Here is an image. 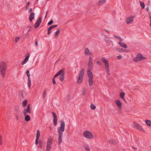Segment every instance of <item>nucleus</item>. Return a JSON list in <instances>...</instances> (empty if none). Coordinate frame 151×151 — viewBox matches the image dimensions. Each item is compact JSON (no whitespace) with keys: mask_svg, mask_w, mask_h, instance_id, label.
I'll return each mask as SVG.
<instances>
[{"mask_svg":"<svg viewBox=\"0 0 151 151\" xmlns=\"http://www.w3.org/2000/svg\"><path fill=\"white\" fill-rule=\"evenodd\" d=\"M27 55H26V57H25V59L22 63V65H23L25 63H27V62L28 61L29 58V53H27Z\"/></svg>","mask_w":151,"mask_h":151,"instance_id":"2eb2a0df","label":"nucleus"},{"mask_svg":"<svg viewBox=\"0 0 151 151\" xmlns=\"http://www.w3.org/2000/svg\"><path fill=\"white\" fill-rule=\"evenodd\" d=\"M102 61L105 64V67L106 66H109V63L108 61L104 58H102Z\"/></svg>","mask_w":151,"mask_h":151,"instance_id":"a211bd4d","label":"nucleus"},{"mask_svg":"<svg viewBox=\"0 0 151 151\" xmlns=\"http://www.w3.org/2000/svg\"><path fill=\"white\" fill-rule=\"evenodd\" d=\"M19 37H16L15 39V42H17L19 40Z\"/></svg>","mask_w":151,"mask_h":151,"instance_id":"c03bdc74","label":"nucleus"},{"mask_svg":"<svg viewBox=\"0 0 151 151\" xmlns=\"http://www.w3.org/2000/svg\"><path fill=\"white\" fill-rule=\"evenodd\" d=\"M42 19V18L41 17H40L38 18L35 25V29L39 27L41 22Z\"/></svg>","mask_w":151,"mask_h":151,"instance_id":"9b49d317","label":"nucleus"},{"mask_svg":"<svg viewBox=\"0 0 151 151\" xmlns=\"http://www.w3.org/2000/svg\"><path fill=\"white\" fill-rule=\"evenodd\" d=\"M116 50L117 51H121L122 50H123V49L122 48H116Z\"/></svg>","mask_w":151,"mask_h":151,"instance_id":"a18cd8bd","label":"nucleus"},{"mask_svg":"<svg viewBox=\"0 0 151 151\" xmlns=\"http://www.w3.org/2000/svg\"><path fill=\"white\" fill-rule=\"evenodd\" d=\"M150 27H151V16H150Z\"/></svg>","mask_w":151,"mask_h":151,"instance_id":"052dcab7","label":"nucleus"},{"mask_svg":"<svg viewBox=\"0 0 151 151\" xmlns=\"http://www.w3.org/2000/svg\"><path fill=\"white\" fill-rule=\"evenodd\" d=\"M90 107L91 109L92 110H94L96 109V106L93 104H91Z\"/></svg>","mask_w":151,"mask_h":151,"instance_id":"c756f323","label":"nucleus"},{"mask_svg":"<svg viewBox=\"0 0 151 151\" xmlns=\"http://www.w3.org/2000/svg\"><path fill=\"white\" fill-rule=\"evenodd\" d=\"M15 117L17 120L18 121L19 119V114L18 113H16L15 114Z\"/></svg>","mask_w":151,"mask_h":151,"instance_id":"473e14b6","label":"nucleus"},{"mask_svg":"<svg viewBox=\"0 0 151 151\" xmlns=\"http://www.w3.org/2000/svg\"><path fill=\"white\" fill-rule=\"evenodd\" d=\"M132 148L134 150H135V151H136L137 150V148L136 147H133V146H132Z\"/></svg>","mask_w":151,"mask_h":151,"instance_id":"3c124183","label":"nucleus"},{"mask_svg":"<svg viewBox=\"0 0 151 151\" xmlns=\"http://www.w3.org/2000/svg\"><path fill=\"white\" fill-rule=\"evenodd\" d=\"M57 25H54L50 26V27L51 28V29H52L54 28H55L57 27Z\"/></svg>","mask_w":151,"mask_h":151,"instance_id":"a19ab883","label":"nucleus"},{"mask_svg":"<svg viewBox=\"0 0 151 151\" xmlns=\"http://www.w3.org/2000/svg\"><path fill=\"white\" fill-rule=\"evenodd\" d=\"M2 140L1 139V137L0 136V140Z\"/></svg>","mask_w":151,"mask_h":151,"instance_id":"69168bd1","label":"nucleus"},{"mask_svg":"<svg viewBox=\"0 0 151 151\" xmlns=\"http://www.w3.org/2000/svg\"><path fill=\"white\" fill-rule=\"evenodd\" d=\"M55 78L54 77V76L52 78V83L54 85H55L56 84V82L55 80Z\"/></svg>","mask_w":151,"mask_h":151,"instance_id":"79ce46f5","label":"nucleus"},{"mask_svg":"<svg viewBox=\"0 0 151 151\" xmlns=\"http://www.w3.org/2000/svg\"><path fill=\"white\" fill-rule=\"evenodd\" d=\"M82 94L83 96H84L85 95V92H82Z\"/></svg>","mask_w":151,"mask_h":151,"instance_id":"680f3d73","label":"nucleus"},{"mask_svg":"<svg viewBox=\"0 0 151 151\" xmlns=\"http://www.w3.org/2000/svg\"><path fill=\"white\" fill-rule=\"evenodd\" d=\"M60 29H59L55 32V37H58L59 33L60 32Z\"/></svg>","mask_w":151,"mask_h":151,"instance_id":"b1692460","label":"nucleus"},{"mask_svg":"<svg viewBox=\"0 0 151 151\" xmlns=\"http://www.w3.org/2000/svg\"><path fill=\"white\" fill-rule=\"evenodd\" d=\"M149 10V5H148L147 6V7L146 8V10L147 11H148Z\"/></svg>","mask_w":151,"mask_h":151,"instance_id":"864d4df0","label":"nucleus"},{"mask_svg":"<svg viewBox=\"0 0 151 151\" xmlns=\"http://www.w3.org/2000/svg\"><path fill=\"white\" fill-rule=\"evenodd\" d=\"M27 27L28 28H30H30H31V26H28Z\"/></svg>","mask_w":151,"mask_h":151,"instance_id":"0e129e2a","label":"nucleus"},{"mask_svg":"<svg viewBox=\"0 0 151 151\" xmlns=\"http://www.w3.org/2000/svg\"><path fill=\"white\" fill-rule=\"evenodd\" d=\"M113 36L115 38L117 39L118 38V37H119V36L116 35H114Z\"/></svg>","mask_w":151,"mask_h":151,"instance_id":"603ef678","label":"nucleus"},{"mask_svg":"<svg viewBox=\"0 0 151 151\" xmlns=\"http://www.w3.org/2000/svg\"><path fill=\"white\" fill-rule=\"evenodd\" d=\"M134 17L131 16L127 18L126 20V22L127 24H129L132 22L133 20Z\"/></svg>","mask_w":151,"mask_h":151,"instance_id":"dca6fc26","label":"nucleus"},{"mask_svg":"<svg viewBox=\"0 0 151 151\" xmlns=\"http://www.w3.org/2000/svg\"><path fill=\"white\" fill-rule=\"evenodd\" d=\"M60 75L59 77V80L61 81L62 82L63 81L64 79L65 76V71L64 70L62 69L59 70L56 74L54 76V77H56Z\"/></svg>","mask_w":151,"mask_h":151,"instance_id":"20e7f679","label":"nucleus"},{"mask_svg":"<svg viewBox=\"0 0 151 151\" xmlns=\"http://www.w3.org/2000/svg\"><path fill=\"white\" fill-rule=\"evenodd\" d=\"M146 124L150 126H151V122L149 120H146L145 121Z\"/></svg>","mask_w":151,"mask_h":151,"instance_id":"5701e85b","label":"nucleus"},{"mask_svg":"<svg viewBox=\"0 0 151 151\" xmlns=\"http://www.w3.org/2000/svg\"><path fill=\"white\" fill-rule=\"evenodd\" d=\"M105 69L106 70V72L108 75H109L110 74L109 71V66H106L105 67Z\"/></svg>","mask_w":151,"mask_h":151,"instance_id":"393cba45","label":"nucleus"},{"mask_svg":"<svg viewBox=\"0 0 151 151\" xmlns=\"http://www.w3.org/2000/svg\"><path fill=\"white\" fill-rule=\"evenodd\" d=\"M40 136V131L39 130H38L37 131L36 138L39 139Z\"/></svg>","mask_w":151,"mask_h":151,"instance_id":"a878e982","label":"nucleus"},{"mask_svg":"<svg viewBox=\"0 0 151 151\" xmlns=\"http://www.w3.org/2000/svg\"><path fill=\"white\" fill-rule=\"evenodd\" d=\"M89 68L87 70V74L89 78L88 80L89 84L90 86H91L93 83V76L92 72L91 71V70Z\"/></svg>","mask_w":151,"mask_h":151,"instance_id":"39448f33","label":"nucleus"},{"mask_svg":"<svg viewBox=\"0 0 151 151\" xmlns=\"http://www.w3.org/2000/svg\"><path fill=\"white\" fill-rule=\"evenodd\" d=\"M119 41H122L123 40V39L120 37H119L118 38H117Z\"/></svg>","mask_w":151,"mask_h":151,"instance_id":"8fccbe9b","label":"nucleus"},{"mask_svg":"<svg viewBox=\"0 0 151 151\" xmlns=\"http://www.w3.org/2000/svg\"><path fill=\"white\" fill-rule=\"evenodd\" d=\"M52 113L53 116V122L55 126H56L57 125L58 122V118L57 116L56 113L54 112H52Z\"/></svg>","mask_w":151,"mask_h":151,"instance_id":"9d476101","label":"nucleus"},{"mask_svg":"<svg viewBox=\"0 0 151 151\" xmlns=\"http://www.w3.org/2000/svg\"><path fill=\"white\" fill-rule=\"evenodd\" d=\"M122 56L120 55H119L118 56H117V58L118 60H119L121 59V58H122Z\"/></svg>","mask_w":151,"mask_h":151,"instance_id":"49530a36","label":"nucleus"},{"mask_svg":"<svg viewBox=\"0 0 151 151\" xmlns=\"http://www.w3.org/2000/svg\"><path fill=\"white\" fill-rule=\"evenodd\" d=\"M30 4V2L29 1H28V2L27 5H26V6H25L26 10H27L28 9L29 5Z\"/></svg>","mask_w":151,"mask_h":151,"instance_id":"58836bf2","label":"nucleus"},{"mask_svg":"<svg viewBox=\"0 0 151 151\" xmlns=\"http://www.w3.org/2000/svg\"><path fill=\"white\" fill-rule=\"evenodd\" d=\"M47 12H48V11H47L46 13V15L45 16V19L46 18V17H47Z\"/></svg>","mask_w":151,"mask_h":151,"instance_id":"bf43d9fd","label":"nucleus"},{"mask_svg":"<svg viewBox=\"0 0 151 151\" xmlns=\"http://www.w3.org/2000/svg\"><path fill=\"white\" fill-rule=\"evenodd\" d=\"M60 126L58 128V130L59 134L58 144H60L62 142L63 132L65 131V123L63 121L61 120L60 121Z\"/></svg>","mask_w":151,"mask_h":151,"instance_id":"f257e3e1","label":"nucleus"},{"mask_svg":"<svg viewBox=\"0 0 151 151\" xmlns=\"http://www.w3.org/2000/svg\"><path fill=\"white\" fill-rule=\"evenodd\" d=\"M104 40L106 41H109L110 40L109 39V37H105L104 38Z\"/></svg>","mask_w":151,"mask_h":151,"instance_id":"37998d69","label":"nucleus"},{"mask_svg":"<svg viewBox=\"0 0 151 151\" xmlns=\"http://www.w3.org/2000/svg\"><path fill=\"white\" fill-rule=\"evenodd\" d=\"M28 85L29 88H30L31 86V80L30 78H28Z\"/></svg>","mask_w":151,"mask_h":151,"instance_id":"cd10ccee","label":"nucleus"},{"mask_svg":"<svg viewBox=\"0 0 151 151\" xmlns=\"http://www.w3.org/2000/svg\"><path fill=\"white\" fill-rule=\"evenodd\" d=\"M84 148L85 150H86L88 151H89L90 150V148H89L88 146L87 145Z\"/></svg>","mask_w":151,"mask_h":151,"instance_id":"ea45409f","label":"nucleus"},{"mask_svg":"<svg viewBox=\"0 0 151 151\" xmlns=\"http://www.w3.org/2000/svg\"><path fill=\"white\" fill-rule=\"evenodd\" d=\"M35 14L33 12H31L29 15V19L30 22H32L34 18Z\"/></svg>","mask_w":151,"mask_h":151,"instance_id":"6ab92c4d","label":"nucleus"},{"mask_svg":"<svg viewBox=\"0 0 151 151\" xmlns=\"http://www.w3.org/2000/svg\"><path fill=\"white\" fill-rule=\"evenodd\" d=\"M26 73L27 74V76L28 77V78H30V74L29 73V70H27L26 71Z\"/></svg>","mask_w":151,"mask_h":151,"instance_id":"2f4dec72","label":"nucleus"},{"mask_svg":"<svg viewBox=\"0 0 151 151\" xmlns=\"http://www.w3.org/2000/svg\"><path fill=\"white\" fill-rule=\"evenodd\" d=\"M38 139H37L36 138V140H35V144L36 145H37L38 144Z\"/></svg>","mask_w":151,"mask_h":151,"instance_id":"de8ad7c7","label":"nucleus"},{"mask_svg":"<svg viewBox=\"0 0 151 151\" xmlns=\"http://www.w3.org/2000/svg\"><path fill=\"white\" fill-rule=\"evenodd\" d=\"M31 31V30H30V29H29L28 30V32H29V31Z\"/></svg>","mask_w":151,"mask_h":151,"instance_id":"338daca9","label":"nucleus"},{"mask_svg":"<svg viewBox=\"0 0 151 151\" xmlns=\"http://www.w3.org/2000/svg\"><path fill=\"white\" fill-rule=\"evenodd\" d=\"M134 126L137 129H138L140 131L142 132L144 131V129L142 128L141 126L139 124L135 123L134 124Z\"/></svg>","mask_w":151,"mask_h":151,"instance_id":"ddd939ff","label":"nucleus"},{"mask_svg":"<svg viewBox=\"0 0 151 151\" xmlns=\"http://www.w3.org/2000/svg\"><path fill=\"white\" fill-rule=\"evenodd\" d=\"M46 90L45 89L43 91V98H45L46 96Z\"/></svg>","mask_w":151,"mask_h":151,"instance_id":"4c0bfd02","label":"nucleus"},{"mask_svg":"<svg viewBox=\"0 0 151 151\" xmlns=\"http://www.w3.org/2000/svg\"><path fill=\"white\" fill-rule=\"evenodd\" d=\"M39 148H40V151H41L42 148V143L41 141H40L39 142Z\"/></svg>","mask_w":151,"mask_h":151,"instance_id":"7c9ffc66","label":"nucleus"},{"mask_svg":"<svg viewBox=\"0 0 151 151\" xmlns=\"http://www.w3.org/2000/svg\"><path fill=\"white\" fill-rule=\"evenodd\" d=\"M83 134L84 137L88 139H92L93 137L92 133L89 131H84Z\"/></svg>","mask_w":151,"mask_h":151,"instance_id":"0eeeda50","label":"nucleus"},{"mask_svg":"<svg viewBox=\"0 0 151 151\" xmlns=\"http://www.w3.org/2000/svg\"><path fill=\"white\" fill-rule=\"evenodd\" d=\"M96 63L99 65H101V63L99 61H97L96 62Z\"/></svg>","mask_w":151,"mask_h":151,"instance_id":"5fc2aeb1","label":"nucleus"},{"mask_svg":"<svg viewBox=\"0 0 151 151\" xmlns=\"http://www.w3.org/2000/svg\"><path fill=\"white\" fill-rule=\"evenodd\" d=\"M32 8H30L29 10V12H30L32 11Z\"/></svg>","mask_w":151,"mask_h":151,"instance_id":"4d7b16f0","label":"nucleus"},{"mask_svg":"<svg viewBox=\"0 0 151 151\" xmlns=\"http://www.w3.org/2000/svg\"><path fill=\"white\" fill-rule=\"evenodd\" d=\"M105 31H106V32H107L109 34H110L108 30L105 29Z\"/></svg>","mask_w":151,"mask_h":151,"instance_id":"6e6d98bb","label":"nucleus"},{"mask_svg":"<svg viewBox=\"0 0 151 151\" xmlns=\"http://www.w3.org/2000/svg\"><path fill=\"white\" fill-rule=\"evenodd\" d=\"M52 139L51 137H50L48 139L47 142L46 149V151H50L51 148L52 142Z\"/></svg>","mask_w":151,"mask_h":151,"instance_id":"6e6552de","label":"nucleus"},{"mask_svg":"<svg viewBox=\"0 0 151 151\" xmlns=\"http://www.w3.org/2000/svg\"><path fill=\"white\" fill-rule=\"evenodd\" d=\"M123 99L125 102H126V101L124 98V99Z\"/></svg>","mask_w":151,"mask_h":151,"instance_id":"e2e57ef3","label":"nucleus"},{"mask_svg":"<svg viewBox=\"0 0 151 151\" xmlns=\"http://www.w3.org/2000/svg\"><path fill=\"white\" fill-rule=\"evenodd\" d=\"M53 23V21L52 20H51L48 23L47 25H50L52 24Z\"/></svg>","mask_w":151,"mask_h":151,"instance_id":"e433bc0d","label":"nucleus"},{"mask_svg":"<svg viewBox=\"0 0 151 151\" xmlns=\"http://www.w3.org/2000/svg\"><path fill=\"white\" fill-rule=\"evenodd\" d=\"M125 96V93L123 92H122L120 93V97L121 99H124V97Z\"/></svg>","mask_w":151,"mask_h":151,"instance_id":"c85d7f7f","label":"nucleus"},{"mask_svg":"<svg viewBox=\"0 0 151 151\" xmlns=\"http://www.w3.org/2000/svg\"><path fill=\"white\" fill-rule=\"evenodd\" d=\"M6 67V64L4 62H1L0 63V71L1 75L3 77H4L5 76Z\"/></svg>","mask_w":151,"mask_h":151,"instance_id":"7ed1b4c3","label":"nucleus"},{"mask_svg":"<svg viewBox=\"0 0 151 151\" xmlns=\"http://www.w3.org/2000/svg\"><path fill=\"white\" fill-rule=\"evenodd\" d=\"M88 65L89 68L90 69H92L93 68V63L92 59L91 57L90 56L89 58Z\"/></svg>","mask_w":151,"mask_h":151,"instance_id":"f8f14e48","label":"nucleus"},{"mask_svg":"<svg viewBox=\"0 0 151 151\" xmlns=\"http://www.w3.org/2000/svg\"><path fill=\"white\" fill-rule=\"evenodd\" d=\"M31 109L30 105L28 104L27 106V108L24 109L23 112V114L24 116V120L26 122H28L30 120V116L27 114V113H31Z\"/></svg>","mask_w":151,"mask_h":151,"instance_id":"f03ea898","label":"nucleus"},{"mask_svg":"<svg viewBox=\"0 0 151 151\" xmlns=\"http://www.w3.org/2000/svg\"><path fill=\"white\" fill-rule=\"evenodd\" d=\"M49 128H50V130L52 129V128H51V127H50Z\"/></svg>","mask_w":151,"mask_h":151,"instance_id":"774afa93","label":"nucleus"},{"mask_svg":"<svg viewBox=\"0 0 151 151\" xmlns=\"http://www.w3.org/2000/svg\"><path fill=\"white\" fill-rule=\"evenodd\" d=\"M106 0H100L99 2L100 4H102L105 2Z\"/></svg>","mask_w":151,"mask_h":151,"instance_id":"f704fd0d","label":"nucleus"},{"mask_svg":"<svg viewBox=\"0 0 151 151\" xmlns=\"http://www.w3.org/2000/svg\"><path fill=\"white\" fill-rule=\"evenodd\" d=\"M84 54L86 55H92L93 54L90 52L88 49L86 47L84 50Z\"/></svg>","mask_w":151,"mask_h":151,"instance_id":"f3484780","label":"nucleus"},{"mask_svg":"<svg viewBox=\"0 0 151 151\" xmlns=\"http://www.w3.org/2000/svg\"><path fill=\"white\" fill-rule=\"evenodd\" d=\"M38 45V42L37 39L35 40V45L36 46H37Z\"/></svg>","mask_w":151,"mask_h":151,"instance_id":"09e8293b","label":"nucleus"},{"mask_svg":"<svg viewBox=\"0 0 151 151\" xmlns=\"http://www.w3.org/2000/svg\"><path fill=\"white\" fill-rule=\"evenodd\" d=\"M51 28H50V27H49L47 29V34L48 35H50L51 33Z\"/></svg>","mask_w":151,"mask_h":151,"instance_id":"c9c22d12","label":"nucleus"},{"mask_svg":"<svg viewBox=\"0 0 151 151\" xmlns=\"http://www.w3.org/2000/svg\"><path fill=\"white\" fill-rule=\"evenodd\" d=\"M85 70L84 69H82L79 73L78 78L77 80V82L78 83H81L82 82L83 76L84 75Z\"/></svg>","mask_w":151,"mask_h":151,"instance_id":"423d86ee","label":"nucleus"},{"mask_svg":"<svg viewBox=\"0 0 151 151\" xmlns=\"http://www.w3.org/2000/svg\"><path fill=\"white\" fill-rule=\"evenodd\" d=\"M118 43L122 47H123L125 48H127V45L124 43L119 42H118Z\"/></svg>","mask_w":151,"mask_h":151,"instance_id":"aec40b11","label":"nucleus"},{"mask_svg":"<svg viewBox=\"0 0 151 151\" xmlns=\"http://www.w3.org/2000/svg\"><path fill=\"white\" fill-rule=\"evenodd\" d=\"M146 57H144L141 54L139 53L137 55L136 57L134 59V61L135 62H138L145 59Z\"/></svg>","mask_w":151,"mask_h":151,"instance_id":"1a4fd4ad","label":"nucleus"},{"mask_svg":"<svg viewBox=\"0 0 151 151\" xmlns=\"http://www.w3.org/2000/svg\"><path fill=\"white\" fill-rule=\"evenodd\" d=\"M109 142L111 144H113L114 145H116L117 143L116 141L112 139H110Z\"/></svg>","mask_w":151,"mask_h":151,"instance_id":"412c9836","label":"nucleus"},{"mask_svg":"<svg viewBox=\"0 0 151 151\" xmlns=\"http://www.w3.org/2000/svg\"><path fill=\"white\" fill-rule=\"evenodd\" d=\"M27 100H25L23 101L22 103V106L23 107H25L27 104Z\"/></svg>","mask_w":151,"mask_h":151,"instance_id":"4be33fe9","label":"nucleus"},{"mask_svg":"<svg viewBox=\"0 0 151 151\" xmlns=\"http://www.w3.org/2000/svg\"><path fill=\"white\" fill-rule=\"evenodd\" d=\"M115 101L116 104L117 105L119 109L120 110H121L122 109V104L121 102L118 100H116Z\"/></svg>","mask_w":151,"mask_h":151,"instance_id":"4468645a","label":"nucleus"},{"mask_svg":"<svg viewBox=\"0 0 151 151\" xmlns=\"http://www.w3.org/2000/svg\"><path fill=\"white\" fill-rule=\"evenodd\" d=\"M2 140H0V145H2Z\"/></svg>","mask_w":151,"mask_h":151,"instance_id":"13d9d810","label":"nucleus"},{"mask_svg":"<svg viewBox=\"0 0 151 151\" xmlns=\"http://www.w3.org/2000/svg\"><path fill=\"white\" fill-rule=\"evenodd\" d=\"M139 2L142 9H144L145 8V5L144 3L141 1H139Z\"/></svg>","mask_w":151,"mask_h":151,"instance_id":"bb28decb","label":"nucleus"},{"mask_svg":"<svg viewBox=\"0 0 151 151\" xmlns=\"http://www.w3.org/2000/svg\"><path fill=\"white\" fill-rule=\"evenodd\" d=\"M24 91L23 90L21 91V96L22 99H24Z\"/></svg>","mask_w":151,"mask_h":151,"instance_id":"72a5a7b5","label":"nucleus"}]
</instances>
